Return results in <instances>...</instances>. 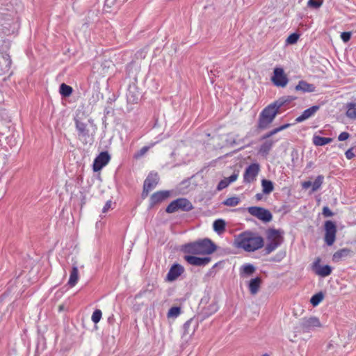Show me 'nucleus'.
Instances as JSON below:
<instances>
[{"mask_svg":"<svg viewBox=\"0 0 356 356\" xmlns=\"http://www.w3.org/2000/svg\"><path fill=\"white\" fill-rule=\"evenodd\" d=\"M236 243L247 252H253L264 246V238L255 233L245 232L238 236Z\"/></svg>","mask_w":356,"mask_h":356,"instance_id":"1","label":"nucleus"},{"mask_svg":"<svg viewBox=\"0 0 356 356\" xmlns=\"http://www.w3.org/2000/svg\"><path fill=\"white\" fill-rule=\"evenodd\" d=\"M280 113V111L273 103L268 105L259 113L257 126V129L264 130L268 128L276 115Z\"/></svg>","mask_w":356,"mask_h":356,"instance_id":"2","label":"nucleus"},{"mask_svg":"<svg viewBox=\"0 0 356 356\" xmlns=\"http://www.w3.org/2000/svg\"><path fill=\"white\" fill-rule=\"evenodd\" d=\"M74 120L78 139L83 145L92 144L94 142V134L90 132L88 124L82 121V118L79 113L75 115Z\"/></svg>","mask_w":356,"mask_h":356,"instance_id":"3","label":"nucleus"},{"mask_svg":"<svg viewBox=\"0 0 356 356\" xmlns=\"http://www.w3.org/2000/svg\"><path fill=\"white\" fill-rule=\"evenodd\" d=\"M284 234V232L283 230L275 228H269L266 231V238L268 243L264 249L265 254H270L283 243Z\"/></svg>","mask_w":356,"mask_h":356,"instance_id":"4","label":"nucleus"},{"mask_svg":"<svg viewBox=\"0 0 356 356\" xmlns=\"http://www.w3.org/2000/svg\"><path fill=\"white\" fill-rule=\"evenodd\" d=\"M321 327V323L318 317L311 316L309 318H302L300 320L298 325L294 327V337H296L298 333L309 332L316 327Z\"/></svg>","mask_w":356,"mask_h":356,"instance_id":"5","label":"nucleus"},{"mask_svg":"<svg viewBox=\"0 0 356 356\" xmlns=\"http://www.w3.org/2000/svg\"><path fill=\"white\" fill-rule=\"evenodd\" d=\"M170 195L171 191H159L154 193L149 197L147 209H153L156 205L160 204L167 200L170 197Z\"/></svg>","mask_w":356,"mask_h":356,"instance_id":"6","label":"nucleus"},{"mask_svg":"<svg viewBox=\"0 0 356 356\" xmlns=\"http://www.w3.org/2000/svg\"><path fill=\"white\" fill-rule=\"evenodd\" d=\"M250 214L257 217L264 222H268L272 220L273 215L270 211L260 207H250L248 208Z\"/></svg>","mask_w":356,"mask_h":356,"instance_id":"7","label":"nucleus"},{"mask_svg":"<svg viewBox=\"0 0 356 356\" xmlns=\"http://www.w3.org/2000/svg\"><path fill=\"white\" fill-rule=\"evenodd\" d=\"M325 237L324 240L328 246L334 244L336 239L337 225L335 222L332 220H327L325 222Z\"/></svg>","mask_w":356,"mask_h":356,"instance_id":"8","label":"nucleus"},{"mask_svg":"<svg viewBox=\"0 0 356 356\" xmlns=\"http://www.w3.org/2000/svg\"><path fill=\"white\" fill-rule=\"evenodd\" d=\"M271 81L275 86L284 88L289 82V79L283 68L275 67L273 70Z\"/></svg>","mask_w":356,"mask_h":356,"instance_id":"9","label":"nucleus"},{"mask_svg":"<svg viewBox=\"0 0 356 356\" xmlns=\"http://www.w3.org/2000/svg\"><path fill=\"white\" fill-rule=\"evenodd\" d=\"M321 259L317 257L312 265V269L318 276L325 277L329 276L332 272V268L329 265L321 266L320 264Z\"/></svg>","mask_w":356,"mask_h":356,"instance_id":"10","label":"nucleus"},{"mask_svg":"<svg viewBox=\"0 0 356 356\" xmlns=\"http://www.w3.org/2000/svg\"><path fill=\"white\" fill-rule=\"evenodd\" d=\"M260 170V165L257 163H251L248 165L243 174V182L251 183L256 179Z\"/></svg>","mask_w":356,"mask_h":356,"instance_id":"11","label":"nucleus"},{"mask_svg":"<svg viewBox=\"0 0 356 356\" xmlns=\"http://www.w3.org/2000/svg\"><path fill=\"white\" fill-rule=\"evenodd\" d=\"M111 160V156L108 152H102L94 160L92 170L97 172L106 166Z\"/></svg>","mask_w":356,"mask_h":356,"instance_id":"12","label":"nucleus"},{"mask_svg":"<svg viewBox=\"0 0 356 356\" xmlns=\"http://www.w3.org/2000/svg\"><path fill=\"white\" fill-rule=\"evenodd\" d=\"M200 246L201 254H211L217 249V245L209 238H205L197 241Z\"/></svg>","mask_w":356,"mask_h":356,"instance_id":"13","label":"nucleus"},{"mask_svg":"<svg viewBox=\"0 0 356 356\" xmlns=\"http://www.w3.org/2000/svg\"><path fill=\"white\" fill-rule=\"evenodd\" d=\"M184 259L188 264L194 266H205L211 260L209 257H198L195 255H184Z\"/></svg>","mask_w":356,"mask_h":356,"instance_id":"14","label":"nucleus"},{"mask_svg":"<svg viewBox=\"0 0 356 356\" xmlns=\"http://www.w3.org/2000/svg\"><path fill=\"white\" fill-rule=\"evenodd\" d=\"M141 97V92L139 91L136 83H133L129 85L127 99V102L131 104H137Z\"/></svg>","mask_w":356,"mask_h":356,"instance_id":"15","label":"nucleus"},{"mask_svg":"<svg viewBox=\"0 0 356 356\" xmlns=\"http://www.w3.org/2000/svg\"><path fill=\"white\" fill-rule=\"evenodd\" d=\"M184 272V267L179 264H174L170 268L165 280L172 282L176 280Z\"/></svg>","mask_w":356,"mask_h":356,"instance_id":"16","label":"nucleus"},{"mask_svg":"<svg viewBox=\"0 0 356 356\" xmlns=\"http://www.w3.org/2000/svg\"><path fill=\"white\" fill-rule=\"evenodd\" d=\"M181 251L185 254H188V255L201 254L200 246L197 241L184 245L181 248Z\"/></svg>","mask_w":356,"mask_h":356,"instance_id":"17","label":"nucleus"},{"mask_svg":"<svg viewBox=\"0 0 356 356\" xmlns=\"http://www.w3.org/2000/svg\"><path fill=\"white\" fill-rule=\"evenodd\" d=\"M320 108V106L314 105L305 110L296 119V123L302 122L313 116Z\"/></svg>","mask_w":356,"mask_h":356,"instance_id":"18","label":"nucleus"},{"mask_svg":"<svg viewBox=\"0 0 356 356\" xmlns=\"http://www.w3.org/2000/svg\"><path fill=\"white\" fill-rule=\"evenodd\" d=\"M159 180L157 173L150 172L144 181L143 187L152 191L156 186Z\"/></svg>","mask_w":356,"mask_h":356,"instance_id":"19","label":"nucleus"},{"mask_svg":"<svg viewBox=\"0 0 356 356\" xmlns=\"http://www.w3.org/2000/svg\"><path fill=\"white\" fill-rule=\"evenodd\" d=\"M295 89L297 91H302V92H312L316 90V87L314 84L309 83L305 81L301 80L295 87Z\"/></svg>","mask_w":356,"mask_h":356,"instance_id":"20","label":"nucleus"},{"mask_svg":"<svg viewBox=\"0 0 356 356\" xmlns=\"http://www.w3.org/2000/svg\"><path fill=\"white\" fill-rule=\"evenodd\" d=\"M351 252V250L349 248H345L339 250L335 252L332 255V261L334 263H338L345 258L348 257Z\"/></svg>","mask_w":356,"mask_h":356,"instance_id":"21","label":"nucleus"},{"mask_svg":"<svg viewBox=\"0 0 356 356\" xmlns=\"http://www.w3.org/2000/svg\"><path fill=\"white\" fill-rule=\"evenodd\" d=\"M177 201V209L183 211H190L193 209L192 203L186 198H178Z\"/></svg>","mask_w":356,"mask_h":356,"instance_id":"22","label":"nucleus"},{"mask_svg":"<svg viewBox=\"0 0 356 356\" xmlns=\"http://www.w3.org/2000/svg\"><path fill=\"white\" fill-rule=\"evenodd\" d=\"M261 278L260 277H256L255 278L251 279L248 283V288L252 295H255L258 293L261 284Z\"/></svg>","mask_w":356,"mask_h":356,"instance_id":"23","label":"nucleus"},{"mask_svg":"<svg viewBox=\"0 0 356 356\" xmlns=\"http://www.w3.org/2000/svg\"><path fill=\"white\" fill-rule=\"evenodd\" d=\"M295 99H296V97L293 96H283L277 99L276 101L273 102V103L276 106V108H277L280 111V109L282 106L289 104Z\"/></svg>","mask_w":356,"mask_h":356,"instance_id":"24","label":"nucleus"},{"mask_svg":"<svg viewBox=\"0 0 356 356\" xmlns=\"http://www.w3.org/2000/svg\"><path fill=\"white\" fill-rule=\"evenodd\" d=\"M256 270L255 267L251 264H246L241 268L240 275L242 277H247L252 275Z\"/></svg>","mask_w":356,"mask_h":356,"instance_id":"25","label":"nucleus"},{"mask_svg":"<svg viewBox=\"0 0 356 356\" xmlns=\"http://www.w3.org/2000/svg\"><path fill=\"white\" fill-rule=\"evenodd\" d=\"M274 144V141L272 140H267L262 143L259 147V152L263 156H267L270 149H272Z\"/></svg>","mask_w":356,"mask_h":356,"instance_id":"26","label":"nucleus"},{"mask_svg":"<svg viewBox=\"0 0 356 356\" xmlns=\"http://www.w3.org/2000/svg\"><path fill=\"white\" fill-rule=\"evenodd\" d=\"M79 280V270L77 266H74L70 272V278L68 280V284L70 286H74L76 285Z\"/></svg>","mask_w":356,"mask_h":356,"instance_id":"27","label":"nucleus"},{"mask_svg":"<svg viewBox=\"0 0 356 356\" xmlns=\"http://www.w3.org/2000/svg\"><path fill=\"white\" fill-rule=\"evenodd\" d=\"M347 108L346 115L350 119L356 118V104L354 102L347 103L346 105Z\"/></svg>","mask_w":356,"mask_h":356,"instance_id":"28","label":"nucleus"},{"mask_svg":"<svg viewBox=\"0 0 356 356\" xmlns=\"http://www.w3.org/2000/svg\"><path fill=\"white\" fill-rule=\"evenodd\" d=\"M332 138H325L320 136H314L313 137V143L316 146H323L332 141Z\"/></svg>","mask_w":356,"mask_h":356,"instance_id":"29","label":"nucleus"},{"mask_svg":"<svg viewBox=\"0 0 356 356\" xmlns=\"http://www.w3.org/2000/svg\"><path fill=\"white\" fill-rule=\"evenodd\" d=\"M225 221L222 219H217L213 223V230L218 234H221L225 230Z\"/></svg>","mask_w":356,"mask_h":356,"instance_id":"30","label":"nucleus"},{"mask_svg":"<svg viewBox=\"0 0 356 356\" xmlns=\"http://www.w3.org/2000/svg\"><path fill=\"white\" fill-rule=\"evenodd\" d=\"M262 191L264 194H269L274 190L273 184L270 180L262 179L261 180Z\"/></svg>","mask_w":356,"mask_h":356,"instance_id":"31","label":"nucleus"},{"mask_svg":"<svg viewBox=\"0 0 356 356\" xmlns=\"http://www.w3.org/2000/svg\"><path fill=\"white\" fill-rule=\"evenodd\" d=\"M73 89L71 86L63 83L60 86L59 92L62 97H67L72 93Z\"/></svg>","mask_w":356,"mask_h":356,"instance_id":"32","label":"nucleus"},{"mask_svg":"<svg viewBox=\"0 0 356 356\" xmlns=\"http://www.w3.org/2000/svg\"><path fill=\"white\" fill-rule=\"evenodd\" d=\"M324 294L323 292L320 291L314 295H313L310 299V303L316 307L320 304V302L323 300Z\"/></svg>","mask_w":356,"mask_h":356,"instance_id":"33","label":"nucleus"},{"mask_svg":"<svg viewBox=\"0 0 356 356\" xmlns=\"http://www.w3.org/2000/svg\"><path fill=\"white\" fill-rule=\"evenodd\" d=\"M193 318H191L188 320L183 325V337H186L187 335H192L194 334L195 328H193L192 330L190 329V326L191 323H193Z\"/></svg>","mask_w":356,"mask_h":356,"instance_id":"34","label":"nucleus"},{"mask_svg":"<svg viewBox=\"0 0 356 356\" xmlns=\"http://www.w3.org/2000/svg\"><path fill=\"white\" fill-rule=\"evenodd\" d=\"M324 177L323 175H318L316 178L314 182H312V192H315L317 190H318L323 182Z\"/></svg>","mask_w":356,"mask_h":356,"instance_id":"35","label":"nucleus"},{"mask_svg":"<svg viewBox=\"0 0 356 356\" xmlns=\"http://www.w3.org/2000/svg\"><path fill=\"white\" fill-rule=\"evenodd\" d=\"M240 202V199L238 197H231L227 198L222 204L228 207H235Z\"/></svg>","mask_w":356,"mask_h":356,"instance_id":"36","label":"nucleus"},{"mask_svg":"<svg viewBox=\"0 0 356 356\" xmlns=\"http://www.w3.org/2000/svg\"><path fill=\"white\" fill-rule=\"evenodd\" d=\"M181 314V308L179 307H172L168 312V318H176Z\"/></svg>","mask_w":356,"mask_h":356,"instance_id":"37","label":"nucleus"},{"mask_svg":"<svg viewBox=\"0 0 356 356\" xmlns=\"http://www.w3.org/2000/svg\"><path fill=\"white\" fill-rule=\"evenodd\" d=\"M102 316V311L99 309H95L93 312L92 317H91L92 321L95 324L99 323V321L101 320Z\"/></svg>","mask_w":356,"mask_h":356,"instance_id":"38","label":"nucleus"},{"mask_svg":"<svg viewBox=\"0 0 356 356\" xmlns=\"http://www.w3.org/2000/svg\"><path fill=\"white\" fill-rule=\"evenodd\" d=\"M177 201L173 200L171 202L165 209V212L168 213H172L177 211Z\"/></svg>","mask_w":356,"mask_h":356,"instance_id":"39","label":"nucleus"},{"mask_svg":"<svg viewBox=\"0 0 356 356\" xmlns=\"http://www.w3.org/2000/svg\"><path fill=\"white\" fill-rule=\"evenodd\" d=\"M218 309V305L214 302L208 306V307L205 310V314L207 315H211L212 314L216 313Z\"/></svg>","mask_w":356,"mask_h":356,"instance_id":"40","label":"nucleus"},{"mask_svg":"<svg viewBox=\"0 0 356 356\" xmlns=\"http://www.w3.org/2000/svg\"><path fill=\"white\" fill-rule=\"evenodd\" d=\"M299 38V35L298 33H291L286 39V42L288 44H295L297 42Z\"/></svg>","mask_w":356,"mask_h":356,"instance_id":"41","label":"nucleus"},{"mask_svg":"<svg viewBox=\"0 0 356 356\" xmlns=\"http://www.w3.org/2000/svg\"><path fill=\"white\" fill-rule=\"evenodd\" d=\"M322 2L318 0H309L307 2V6L309 8H313L316 9L320 8Z\"/></svg>","mask_w":356,"mask_h":356,"instance_id":"42","label":"nucleus"},{"mask_svg":"<svg viewBox=\"0 0 356 356\" xmlns=\"http://www.w3.org/2000/svg\"><path fill=\"white\" fill-rule=\"evenodd\" d=\"M115 0H105L104 10L107 13H110V9L114 5Z\"/></svg>","mask_w":356,"mask_h":356,"instance_id":"43","label":"nucleus"},{"mask_svg":"<svg viewBox=\"0 0 356 356\" xmlns=\"http://www.w3.org/2000/svg\"><path fill=\"white\" fill-rule=\"evenodd\" d=\"M149 149V147L144 146L134 154L135 159H139L143 156Z\"/></svg>","mask_w":356,"mask_h":356,"instance_id":"44","label":"nucleus"},{"mask_svg":"<svg viewBox=\"0 0 356 356\" xmlns=\"http://www.w3.org/2000/svg\"><path fill=\"white\" fill-rule=\"evenodd\" d=\"M229 183H228L227 179L225 178L220 181L217 186V190L221 191L225 188H227L229 186Z\"/></svg>","mask_w":356,"mask_h":356,"instance_id":"45","label":"nucleus"},{"mask_svg":"<svg viewBox=\"0 0 356 356\" xmlns=\"http://www.w3.org/2000/svg\"><path fill=\"white\" fill-rule=\"evenodd\" d=\"M352 33L350 31L342 32L341 38L343 42H348L351 38Z\"/></svg>","mask_w":356,"mask_h":356,"instance_id":"46","label":"nucleus"},{"mask_svg":"<svg viewBox=\"0 0 356 356\" xmlns=\"http://www.w3.org/2000/svg\"><path fill=\"white\" fill-rule=\"evenodd\" d=\"M280 132L279 129L277 127L275 129H273L270 131L266 134L264 136H262V139H267L270 137L273 136V135L276 134L277 133Z\"/></svg>","mask_w":356,"mask_h":356,"instance_id":"47","label":"nucleus"},{"mask_svg":"<svg viewBox=\"0 0 356 356\" xmlns=\"http://www.w3.org/2000/svg\"><path fill=\"white\" fill-rule=\"evenodd\" d=\"M322 213L325 217H332L334 215L333 212L327 207L323 208Z\"/></svg>","mask_w":356,"mask_h":356,"instance_id":"48","label":"nucleus"},{"mask_svg":"<svg viewBox=\"0 0 356 356\" xmlns=\"http://www.w3.org/2000/svg\"><path fill=\"white\" fill-rule=\"evenodd\" d=\"M350 136V134L348 133V132H346V131H343V132H341L339 136H338V140L339 141H344L346 140H347Z\"/></svg>","mask_w":356,"mask_h":356,"instance_id":"49","label":"nucleus"},{"mask_svg":"<svg viewBox=\"0 0 356 356\" xmlns=\"http://www.w3.org/2000/svg\"><path fill=\"white\" fill-rule=\"evenodd\" d=\"M345 155H346V157L348 159H352L353 157H355V154L353 151V148H350L348 149L346 153H345Z\"/></svg>","mask_w":356,"mask_h":356,"instance_id":"50","label":"nucleus"},{"mask_svg":"<svg viewBox=\"0 0 356 356\" xmlns=\"http://www.w3.org/2000/svg\"><path fill=\"white\" fill-rule=\"evenodd\" d=\"M238 176V172H234L231 176H229L228 178H227L228 183L230 184V183L235 181L237 179Z\"/></svg>","mask_w":356,"mask_h":356,"instance_id":"51","label":"nucleus"},{"mask_svg":"<svg viewBox=\"0 0 356 356\" xmlns=\"http://www.w3.org/2000/svg\"><path fill=\"white\" fill-rule=\"evenodd\" d=\"M111 207V201L108 200L102 209V213H106Z\"/></svg>","mask_w":356,"mask_h":356,"instance_id":"52","label":"nucleus"},{"mask_svg":"<svg viewBox=\"0 0 356 356\" xmlns=\"http://www.w3.org/2000/svg\"><path fill=\"white\" fill-rule=\"evenodd\" d=\"M3 58L7 62L6 67H10L11 65V63H12L10 56L8 54H6L3 55Z\"/></svg>","mask_w":356,"mask_h":356,"instance_id":"53","label":"nucleus"},{"mask_svg":"<svg viewBox=\"0 0 356 356\" xmlns=\"http://www.w3.org/2000/svg\"><path fill=\"white\" fill-rule=\"evenodd\" d=\"M151 191V190L148 189V188H143V192L141 193V197L143 199H145L148 195H149V193Z\"/></svg>","mask_w":356,"mask_h":356,"instance_id":"54","label":"nucleus"},{"mask_svg":"<svg viewBox=\"0 0 356 356\" xmlns=\"http://www.w3.org/2000/svg\"><path fill=\"white\" fill-rule=\"evenodd\" d=\"M302 186L304 189H307L309 188V187H312V181H305L304 182L302 183Z\"/></svg>","mask_w":356,"mask_h":356,"instance_id":"55","label":"nucleus"},{"mask_svg":"<svg viewBox=\"0 0 356 356\" xmlns=\"http://www.w3.org/2000/svg\"><path fill=\"white\" fill-rule=\"evenodd\" d=\"M147 291H148V289L141 290L138 294H136V298H140V297L143 296Z\"/></svg>","mask_w":356,"mask_h":356,"instance_id":"56","label":"nucleus"},{"mask_svg":"<svg viewBox=\"0 0 356 356\" xmlns=\"http://www.w3.org/2000/svg\"><path fill=\"white\" fill-rule=\"evenodd\" d=\"M291 125V124H283L277 128L279 129V131H281L289 127Z\"/></svg>","mask_w":356,"mask_h":356,"instance_id":"57","label":"nucleus"},{"mask_svg":"<svg viewBox=\"0 0 356 356\" xmlns=\"http://www.w3.org/2000/svg\"><path fill=\"white\" fill-rule=\"evenodd\" d=\"M264 193H257L255 195V199L257 200V201H259V200H261L263 199V195Z\"/></svg>","mask_w":356,"mask_h":356,"instance_id":"58","label":"nucleus"},{"mask_svg":"<svg viewBox=\"0 0 356 356\" xmlns=\"http://www.w3.org/2000/svg\"><path fill=\"white\" fill-rule=\"evenodd\" d=\"M110 112H111V109H109V108H106V109L104 110V115H108V114L110 113Z\"/></svg>","mask_w":356,"mask_h":356,"instance_id":"59","label":"nucleus"},{"mask_svg":"<svg viewBox=\"0 0 356 356\" xmlns=\"http://www.w3.org/2000/svg\"><path fill=\"white\" fill-rule=\"evenodd\" d=\"M86 203V197L83 196V197L82 198L81 200V207H83V205Z\"/></svg>","mask_w":356,"mask_h":356,"instance_id":"60","label":"nucleus"},{"mask_svg":"<svg viewBox=\"0 0 356 356\" xmlns=\"http://www.w3.org/2000/svg\"><path fill=\"white\" fill-rule=\"evenodd\" d=\"M88 123H89V124H92V125H93V124H93V123H94V120H93L92 118H89V119L88 120Z\"/></svg>","mask_w":356,"mask_h":356,"instance_id":"61","label":"nucleus"},{"mask_svg":"<svg viewBox=\"0 0 356 356\" xmlns=\"http://www.w3.org/2000/svg\"><path fill=\"white\" fill-rule=\"evenodd\" d=\"M219 264H220V262L216 263V264L213 265V268H215L216 267H217V266H218V265Z\"/></svg>","mask_w":356,"mask_h":356,"instance_id":"62","label":"nucleus"},{"mask_svg":"<svg viewBox=\"0 0 356 356\" xmlns=\"http://www.w3.org/2000/svg\"><path fill=\"white\" fill-rule=\"evenodd\" d=\"M1 42H4V40L2 39V37L1 36Z\"/></svg>","mask_w":356,"mask_h":356,"instance_id":"63","label":"nucleus"},{"mask_svg":"<svg viewBox=\"0 0 356 356\" xmlns=\"http://www.w3.org/2000/svg\"><path fill=\"white\" fill-rule=\"evenodd\" d=\"M262 356H268L267 354H264Z\"/></svg>","mask_w":356,"mask_h":356,"instance_id":"64","label":"nucleus"}]
</instances>
